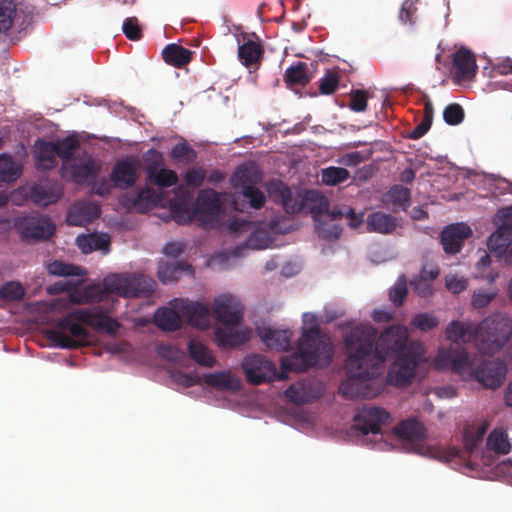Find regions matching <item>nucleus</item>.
<instances>
[{"instance_id":"f257e3e1","label":"nucleus","mask_w":512,"mask_h":512,"mask_svg":"<svg viewBox=\"0 0 512 512\" xmlns=\"http://www.w3.org/2000/svg\"><path fill=\"white\" fill-rule=\"evenodd\" d=\"M154 286L155 282L146 276L112 274L104 279L102 286L75 289L67 297L38 304L37 310L45 314L68 312L64 319L47 331V336L58 347L77 348L90 343V332L85 325L108 334H115L120 325L98 308L71 310V304L104 301L113 295L141 296L152 292Z\"/></svg>"},{"instance_id":"f03ea898","label":"nucleus","mask_w":512,"mask_h":512,"mask_svg":"<svg viewBox=\"0 0 512 512\" xmlns=\"http://www.w3.org/2000/svg\"><path fill=\"white\" fill-rule=\"evenodd\" d=\"M376 333L368 325L355 328L345 339L348 379L341 392L353 397H373L381 391L383 358L373 352Z\"/></svg>"},{"instance_id":"7ed1b4c3","label":"nucleus","mask_w":512,"mask_h":512,"mask_svg":"<svg viewBox=\"0 0 512 512\" xmlns=\"http://www.w3.org/2000/svg\"><path fill=\"white\" fill-rule=\"evenodd\" d=\"M434 364L439 370L449 369L463 378L475 379L484 387L491 389L501 386L507 373L504 362L479 360L458 345L439 349Z\"/></svg>"},{"instance_id":"20e7f679","label":"nucleus","mask_w":512,"mask_h":512,"mask_svg":"<svg viewBox=\"0 0 512 512\" xmlns=\"http://www.w3.org/2000/svg\"><path fill=\"white\" fill-rule=\"evenodd\" d=\"M268 192L271 197L275 200L281 201L284 209L288 213H295L302 210H309L316 221L319 222L317 229L319 234L324 238H337L340 234V230L336 225H331V230L326 228L320 221L322 219L335 220L338 217L345 216L348 220V224L352 228H357L361 222L362 217L356 215L350 208L343 210H333L327 212V201L325 197L316 191H307L303 195L299 196L300 202L293 200L291 191L281 182L273 181L268 186Z\"/></svg>"},{"instance_id":"39448f33","label":"nucleus","mask_w":512,"mask_h":512,"mask_svg":"<svg viewBox=\"0 0 512 512\" xmlns=\"http://www.w3.org/2000/svg\"><path fill=\"white\" fill-rule=\"evenodd\" d=\"M511 335V321L501 314L485 318L477 327L469 322L454 320L446 328V337L451 342L458 344L475 341L477 350L489 355L498 352Z\"/></svg>"},{"instance_id":"423d86ee","label":"nucleus","mask_w":512,"mask_h":512,"mask_svg":"<svg viewBox=\"0 0 512 512\" xmlns=\"http://www.w3.org/2000/svg\"><path fill=\"white\" fill-rule=\"evenodd\" d=\"M75 137H68L57 144L38 141L35 144L36 165L49 169L55 165L56 155L63 159L62 176L80 184H89L97 171V165L87 153L75 157Z\"/></svg>"},{"instance_id":"0eeeda50","label":"nucleus","mask_w":512,"mask_h":512,"mask_svg":"<svg viewBox=\"0 0 512 512\" xmlns=\"http://www.w3.org/2000/svg\"><path fill=\"white\" fill-rule=\"evenodd\" d=\"M396 353L395 360L386 373V384L397 387L410 385L417 367L424 362V349L420 342H409L405 326L386 327V351Z\"/></svg>"},{"instance_id":"6e6552de","label":"nucleus","mask_w":512,"mask_h":512,"mask_svg":"<svg viewBox=\"0 0 512 512\" xmlns=\"http://www.w3.org/2000/svg\"><path fill=\"white\" fill-rule=\"evenodd\" d=\"M333 352L331 338L319 331L316 315L307 312L302 316V336L296 351L282 358V367L305 370L312 366H325Z\"/></svg>"},{"instance_id":"1a4fd4ad","label":"nucleus","mask_w":512,"mask_h":512,"mask_svg":"<svg viewBox=\"0 0 512 512\" xmlns=\"http://www.w3.org/2000/svg\"><path fill=\"white\" fill-rule=\"evenodd\" d=\"M209 202L215 204L217 202L216 193L212 190H205L199 194L195 209L191 212L184 201L173 202L163 199L160 192L153 188L146 187L127 200V205L140 212H145L156 206H168L172 217L178 223H187L196 221L199 224H211L216 219L215 211L211 215H206ZM215 205L213 210H215Z\"/></svg>"},{"instance_id":"9d476101","label":"nucleus","mask_w":512,"mask_h":512,"mask_svg":"<svg viewBox=\"0 0 512 512\" xmlns=\"http://www.w3.org/2000/svg\"><path fill=\"white\" fill-rule=\"evenodd\" d=\"M217 202L215 203L216 221L211 224H202L203 226H227V229L233 234H241L249 231L250 234L246 240V246L250 249L261 250L271 247L274 242L273 229L251 224L239 220L231 215L232 211H244L246 204L234 200L230 205H226L227 195L220 196L216 194ZM214 204L209 202L206 215H211Z\"/></svg>"},{"instance_id":"9b49d317","label":"nucleus","mask_w":512,"mask_h":512,"mask_svg":"<svg viewBox=\"0 0 512 512\" xmlns=\"http://www.w3.org/2000/svg\"><path fill=\"white\" fill-rule=\"evenodd\" d=\"M216 317L215 339L219 346L231 347L245 342L250 331L241 324L242 308L231 295H221L214 301Z\"/></svg>"},{"instance_id":"f8f14e48","label":"nucleus","mask_w":512,"mask_h":512,"mask_svg":"<svg viewBox=\"0 0 512 512\" xmlns=\"http://www.w3.org/2000/svg\"><path fill=\"white\" fill-rule=\"evenodd\" d=\"M154 319L161 329L167 331L180 328L184 320L198 329H206L210 325L208 309L198 302L184 299L170 301L167 306L157 310Z\"/></svg>"},{"instance_id":"ddd939ff","label":"nucleus","mask_w":512,"mask_h":512,"mask_svg":"<svg viewBox=\"0 0 512 512\" xmlns=\"http://www.w3.org/2000/svg\"><path fill=\"white\" fill-rule=\"evenodd\" d=\"M393 432L398 438L413 444L414 450L418 454L446 462L462 457V451L455 446H425L423 443H419L426 437V428L416 419L401 421L393 428Z\"/></svg>"},{"instance_id":"4468645a","label":"nucleus","mask_w":512,"mask_h":512,"mask_svg":"<svg viewBox=\"0 0 512 512\" xmlns=\"http://www.w3.org/2000/svg\"><path fill=\"white\" fill-rule=\"evenodd\" d=\"M242 368L248 382L258 385L286 377L287 372L297 371L296 369H283L278 373L272 361L261 355H249L243 363Z\"/></svg>"},{"instance_id":"2eb2a0df","label":"nucleus","mask_w":512,"mask_h":512,"mask_svg":"<svg viewBox=\"0 0 512 512\" xmlns=\"http://www.w3.org/2000/svg\"><path fill=\"white\" fill-rule=\"evenodd\" d=\"M260 179V173L253 164L239 167L232 177L234 187L241 188L242 196L249 202V206L256 209L265 203L264 194L253 186Z\"/></svg>"},{"instance_id":"dca6fc26","label":"nucleus","mask_w":512,"mask_h":512,"mask_svg":"<svg viewBox=\"0 0 512 512\" xmlns=\"http://www.w3.org/2000/svg\"><path fill=\"white\" fill-rule=\"evenodd\" d=\"M172 377L177 384L183 387H190L195 384H205L219 390L234 391L239 389L241 385L240 379L230 371L207 374L203 378L196 375H187L182 373H174Z\"/></svg>"},{"instance_id":"f3484780","label":"nucleus","mask_w":512,"mask_h":512,"mask_svg":"<svg viewBox=\"0 0 512 512\" xmlns=\"http://www.w3.org/2000/svg\"><path fill=\"white\" fill-rule=\"evenodd\" d=\"M147 164L146 174L149 182L158 187H169L177 182L175 172L165 168H159L162 164V155L154 150L149 151L145 156Z\"/></svg>"},{"instance_id":"a211bd4d","label":"nucleus","mask_w":512,"mask_h":512,"mask_svg":"<svg viewBox=\"0 0 512 512\" xmlns=\"http://www.w3.org/2000/svg\"><path fill=\"white\" fill-rule=\"evenodd\" d=\"M14 226L25 238L45 239L54 232L53 224L45 217L19 218L14 221Z\"/></svg>"},{"instance_id":"6ab92c4d","label":"nucleus","mask_w":512,"mask_h":512,"mask_svg":"<svg viewBox=\"0 0 512 512\" xmlns=\"http://www.w3.org/2000/svg\"><path fill=\"white\" fill-rule=\"evenodd\" d=\"M472 236L471 228L465 223H455L446 226L442 232L440 241L447 254H457L463 246L464 240Z\"/></svg>"},{"instance_id":"aec40b11","label":"nucleus","mask_w":512,"mask_h":512,"mask_svg":"<svg viewBox=\"0 0 512 512\" xmlns=\"http://www.w3.org/2000/svg\"><path fill=\"white\" fill-rule=\"evenodd\" d=\"M382 420L383 412L381 409L366 407L356 414L354 418V426L365 436L371 434L374 437L382 439Z\"/></svg>"},{"instance_id":"412c9836","label":"nucleus","mask_w":512,"mask_h":512,"mask_svg":"<svg viewBox=\"0 0 512 512\" xmlns=\"http://www.w3.org/2000/svg\"><path fill=\"white\" fill-rule=\"evenodd\" d=\"M451 72L458 82L471 80L477 72L476 59L472 51L461 47L454 52Z\"/></svg>"},{"instance_id":"4be33fe9","label":"nucleus","mask_w":512,"mask_h":512,"mask_svg":"<svg viewBox=\"0 0 512 512\" xmlns=\"http://www.w3.org/2000/svg\"><path fill=\"white\" fill-rule=\"evenodd\" d=\"M60 197L57 189H45L41 186L23 187L11 195V201L20 205L24 200L30 198L34 203L42 206L54 203Z\"/></svg>"},{"instance_id":"5701e85b","label":"nucleus","mask_w":512,"mask_h":512,"mask_svg":"<svg viewBox=\"0 0 512 512\" xmlns=\"http://www.w3.org/2000/svg\"><path fill=\"white\" fill-rule=\"evenodd\" d=\"M261 341L270 349L285 350L290 344L292 332L288 329H280L262 324L257 327Z\"/></svg>"},{"instance_id":"b1692460","label":"nucleus","mask_w":512,"mask_h":512,"mask_svg":"<svg viewBox=\"0 0 512 512\" xmlns=\"http://www.w3.org/2000/svg\"><path fill=\"white\" fill-rule=\"evenodd\" d=\"M138 171L139 163L137 160H123L115 165L111 174V180L118 187L131 186L138 178Z\"/></svg>"},{"instance_id":"393cba45","label":"nucleus","mask_w":512,"mask_h":512,"mask_svg":"<svg viewBox=\"0 0 512 512\" xmlns=\"http://www.w3.org/2000/svg\"><path fill=\"white\" fill-rule=\"evenodd\" d=\"M412 202L411 190L400 184L392 185L386 191V209L392 212H406Z\"/></svg>"},{"instance_id":"a878e982","label":"nucleus","mask_w":512,"mask_h":512,"mask_svg":"<svg viewBox=\"0 0 512 512\" xmlns=\"http://www.w3.org/2000/svg\"><path fill=\"white\" fill-rule=\"evenodd\" d=\"M99 208L94 203L74 204L67 215V222L74 226H84L99 216Z\"/></svg>"},{"instance_id":"bb28decb","label":"nucleus","mask_w":512,"mask_h":512,"mask_svg":"<svg viewBox=\"0 0 512 512\" xmlns=\"http://www.w3.org/2000/svg\"><path fill=\"white\" fill-rule=\"evenodd\" d=\"M320 394V388L311 383H297L290 386L286 391L287 398L295 403L310 402L317 399Z\"/></svg>"},{"instance_id":"cd10ccee","label":"nucleus","mask_w":512,"mask_h":512,"mask_svg":"<svg viewBox=\"0 0 512 512\" xmlns=\"http://www.w3.org/2000/svg\"><path fill=\"white\" fill-rule=\"evenodd\" d=\"M76 242L79 249L85 254L95 250L107 252L110 245V238L107 234L94 233L79 236Z\"/></svg>"},{"instance_id":"c85d7f7f","label":"nucleus","mask_w":512,"mask_h":512,"mask_svg":"<svg viewBox=\"0 0 512 512\" xmlns=\"http://www.w3.org/2000/svg\"><path fill=\"white\" fill-rule=\"evenodd\" d=\"M512 242V233L506 227L499 225L497 230L490 235L487 246L491 252L502 255Z\"/></svg>"},{"instance_id":"c756f323","label":"nucleus","mask_w":512,"mask_h":512,"mask_svg":"<svg viewBox=\"0 0 512 512\" xmlns=\"http://www.w3.org/2000/svg\"><path fill=\"white\" fill-rule=\"evenodd\" d=\"M488 450L496 454L506 455L511 451V443L506 431L497 427L489 434L486 442Z\"/></svg>"},{"instance_id":"7c9ffc66","label":"nucleus","mask_w":512,"mask_h":512,"mask_svg":"<svg viewBox=\"0 0 512 512\" xmlns=\"http://www.w3.org/2000/svg\"><path fill=\"white\" fill-rule=\"evenodd\" d=\"M189 270V266L184 263L161 260L158 265V277L163 283L175 281L182 271Z\"/></svg>"},{"instance_id":"2f4dec72","label":"nucleus","mask_w":512,"mask_h":512,"mask_svg":"<svg viewBox=\"0 0 512 512\" xmlns=\"http://www.w3.org/2000/svg\"><path fill=\"white\" fill-rule=\"evenodd\" d=\"M191 53L189 50L178 46L169 45L163 50L164 60L174 66H182L190 61Z\"/></svg>"},{"instance_id":"473e14b6","label":"nucleus","mask_w":512,"mask_h":512,"mask_svg":"<svg viewBox=\"0 0 512 512\" xmlns=\"http://www.w3.org/2000/svg\"><path fill=\"white\" fill-rule=\"evenodd\" d=\"M408 281L405 275H401L394 285L389 289V300L394 307L399 308L404 305V302L408 296Z\"/></svg>"},{"instance_id":"72a5a7b5","label":"nucleus","mask_w":512,"mask_h":512,"mask_svg":"<svg viewBox=\"0 0 512 512\" xmlns=\"http://www.w3.org/2000/svg\"><path fill=\"white\" fill-rule=\"evenodd\" d=\"M189 354L198 364L210 367L214 364V358L205 345L197 340H191L188 346Z\"/></svg>"},{"instance_id":"f704fd0d","label":"nucleus","mask_w":512,"mask_h":512,"mask_svg":"<svg viewBox=\"0 0 512 512\" xmlns=\"http://www.w3.org/2000/svg\"><path fill=\"white\" fill-rule=\"evenodd\" d=\"M16 16V4L13 0H0V32H7Z\"/></svg>"},{"instance_id":"c9c22d12","label":"nucleus","mask_w":512,"mask_h":512,"mask_svg":"<svg viewBox=\"0 0 512 512\" xmlns=\"http://www.w3.org/2000/svg\"><path fill=\"white\" fill-rule=\"evenodd\" d=\"M21 173V167L14 163L13 160L6 155L0 156V181L10 182L16 180Z\"/></svg>"},{"instance_id":"e433bc0d","label":"nucleus","mask_w":512,"mask_h":512,"mask_svg":"<svg viewBox=\"0 0 512 512\" xmlns=\"http://www.w3.org/2000/svg\"><path fill=\"white\" fill-rule=\"evenodd\" d=\"M349 178V172L341 167H327L321 171V180L328 186H335Z\"/></svg>"},{"instance_id":"4c0bfd02","label":"nucleus","mask_w":512,"mask_h":512,"mask_svg":"<svg viewBox=\"0 0 512 512\" xmlns=\"http://www.w3.org/2000/svg\"><path fill=\"white\" fill-rule=\"evenodd\" d=\"M260 53V46L254 41H248L247 43L243 44L239 47L238 51L239 58L247 67L251 64H254L259 59Z\"/></svg>"},{"instance_id":"58836bf2","label":"nucleus","mask_w":512,"mask_h":512,"mask_svg":"<svg viewBox=\"0 0 512 512\" xmlns=\"http://www.w3.org/2000/svg\"><path fill=\"white\" fill-rule=\"evenodd\" d=\"M487 431V424H482L476 429L467 430L464 435V446L467 452L472 453L482 442Z\"/></svg>"},{"instance_id":"ea45409f","label":"nucleus","mask_w":512,"mask_h":512,"mask_svg":"<svg viewBox=\"0 0 512 512\" xmlns=\"http://www.w3.org/2000/svg\"><path fill=\"white\" fill-rule=\"evenodd\" d=\"M464 117V109L458 103H451L444 108L443 119L448 125H459L460 123L463 122Z\"/></svg>"},{"instance_id":"a19ab883","label":"nucleus","mask_w":512,"mask_h":512,"mask_svg":"<svg viewBox=\"0 0 512 512\" xmlns=\"http://www.w3.org/2000/svg\"><path fill=\"white\" fill-rule=\"evenodd\" d=\"M287 82L295 85H305L309 82L310 76L306 71V66L302 63L294 65L286 71Z\"/></svg>"},{"instance_id":"79ce46f5","label":"nucleus","mask_w":512,"mask_h":512,"mask_svg":"<svg viewBox=\"0 0 512 512\" xmlns=\"http://www.w3.org/2000/svg\"><path fill=\"white\" fill-rule=\"evenodd\" d=\"M438 324V318L428 313H418L413 317L411 321V325L413 327L418 328L423 332L432 330L433 328L437 327Z\"/></svg>"},{"instance_id":"37998d69","label":"nucleus","mask_w":512,"mask_h":512,"mask_svg":"<svg viewBox=\"0 0 512 512\" xmlns=\"http://www.w3.org/2000/svg\"><path fill=\"white\" fill-rule=\"evenodd\" d=\"M47 268L50 274L56 276H73L82 274V269L80 267L65 264L60 261L50 263Z\"/></svg>"},{"instance_id":"c03bdc74","label":"nucleus","mask_w":512,"mask_h":512,"mask_svg":"<svg viewBox=\"0 0 512 512\" xmlns=\"http://www.w3.org/2000/svg\"><path fill=\"white\" fill-rule=\"evenodd\" d=\"M338 84L339 74L336 71L329 70L320 80V93L324 95L332 94L337 89Z\"/></svg>"},{"instance_id":"a18cd8bd","label":"nucleus","mask_w":512,"mask_h":512,"mask_svg":"<svg viewBox=\"0 0 512 512\" xmlns=\"http://www.w3.org/2000/svg\"><path fill=\"white\" fill-rule=\"evenodd\" d=\"M1 296L6 300H19L24 296V288L19 282H8L1 288Z\"/></svg>"},{"instance_id":"49530a36","label":"nucleus","mask_w":512,"mask_h":512,"mask_svg":"<svg viewBox=\"0 0 512 512\" xmlns=\"http://www.w3.org/2000/svg\"><path fill=\"white\" fill-rule=\"evenodd\" d=\"M410 286L412 287L414 293L421 298L431 297L434 293L432 283L419 277L413 278L410 281Z\"/></svg>"},{"instance_id":"de8ad7c7","label":"nucleus","mask_w":512,"mask_h":512,"mask_svg":"<svg viewBox=\"0 0 512 512\" xmlns=\"http://www.w3.org/2000/svg\"><path fill=\"white\" fill-rule=\"evenodd\" d=\"M445 286L453 294H458L466 290L468 281L464 277H459L456 274H448L445 277Z\"/></svg>"},{"instance_id":"09e8293b","label":"nucleus","mask_w":512,"mask_h":512,"mask_svg":"<svg viewBox=\"0 0 512 512\" xmlns=\"http://www.w3.org/2000/svg\"><path fill=\"white\" fill-rule=\"evenodd\" d=\"M417 7L412 0H406L402 3L399 17L403 23L413 24L415 22V14Z\"/></svg>"},{"instance_id":"8fccbe9b","label":"nucleus","mask_w":512,"mask_h":512,"mask_svg":"<svg viewBox=\"0 0 512 512\" xmlns=\"http://www.w3.org/2000/svg\"><path fill=\"white\" fill-rule=\"evenodd\" d=\"M495 296V292H487L485 290L479 289L473 294L472 305L474 308H484L491 303Z\"/></svg>"},{"instance_id":"3c124183","label":"nucleus","mask_w":512,"mask_h":512,"mask_svg":"<svg viewBox=\"0 0 512 512\" xmlns=\"http://www.w3.org/2000/svg\"><path fill=\"white\" fill-rule=\"evenodd\" d=\"M171 155L175 159L184 161H189L194 158V152L184 142L175 145L172 149Z\"/></svg>"},{"instance_id":"603ef678","label":"nucleus","mask_w":512,"mask_h":512,"mask_svg":"<svg viewBox=\"0 0 512 512\" xmlns=\"http://www.w3.org/2000/svg\"><path fill=\"white\" fill-rule=\"evenodd\" d=\"M123 32L131 40L139 39L140 28L136 18H128L123 23Z\"/></svg>"},{"instance_id":"864d4df0","label":"nucleus","mask_w":512,"mask_h":512,"mask_svg":"<svg viewBox=\"0 0 512 512\" xmlns=\"http://www.w3.org/2000/svg\"><path fill=\"white\" fill-rule=\"evenodd\" d=\"M367 228L373 232H384V215L381 212L373 213L367 220Z\"/></svg>"},{"instance_id":"5fc2aeb1","label":"nucleus","mask_w":512,"mask_h":512,"mask_svg":"<svg viewBox=\"0 0 512 512\" xmlns=\"http://www.w3.org/2000/svg\"><path fill=\"white\" fill-rule=\"evenodd\" d=\"M350 108L354 111L360 112L366 108V96L363 92L355 91L351 94L349 104Z\"/></svg>"},{"instance_id":"6e6d98bb","label":"nucleus","mask_w":512,"mask_h":512,"mask_svg":"<svg viewBox=\"0 0 512 512\" xmlns=\"http://www.w3.org/2000/svg\"><path fill=\"white\" fill-rule=\"evenodd\" d=\"M431 125L432 123H430L429 118L422 119V121L408 134V138L413 140L421 138L428 132Z\"/></svg>"},{"instance_id":"4d7b16f0","label":"nucleus","mask_w":512,"mask_h":512,"mask_svg":"<svg viewBox=\"0 0 512 512\" xmlns=\"http://www.w3.org/2000/svg\"><path fill=\"white\" fill-rule=\"evenodd\" d=\"M161 355L173 362H178L181 360V358L184 356L183 351L179 350L178 348L174 346H165L161 348L160 351Z\"/></svg>"},{"instance_id":"13d9d810","label":"nucleus","mask_w":512,"mask_h":512,"mask_svg":"<svg viewBox=\"0 0 512 512\" xmlns=\"http://www.w3.org/2000/svg\"><path fill=\"white\" fill-rule=\"evenodd\" d=\"M205 177V173L202 169L194 168L187 172L186 182L191 186H199Z\"/></svg>"},{"instance_id":"bf43d9fd","label":"nucleus","mask_w":512,"mask_h":512,"mask_svg":"<svg viewBox=\"0 0 512 512\" xmlns=\"http://www.w3.org/2000/svg\"><path fill=\"white\" fill-rule=\"evenodd\" d=\"M497 217L501 220V225L506 227L512 233V205L503 208L497 212Z\"/></svg>"},{"instance_id":"052dcab7","label":"nucleus","mask_w":512,"mask_h":512,"mask_svg":"<svg viewBox=\"0 0 512 512\" xmlns=\"http://www.w3.org/2000/svg\"><path fill=\"white\" fill-rule=\"evenodd\" d=\"M363 160V156L359 152H352L340 157L337 162L346 166H356Z\"/></svg>"},{"instance_id":"680f3d73","label":"nucleus","mask_w":512,"mask_h":512,"mask_svg":"<svg viewBox=\"0 0 512 512\" xmlns=\"http://www.w3.org/2000/svg\"><path fill=\"white\" fill-rule=\"evenodd\" d=\"M439 268L437 266H431L427 268L426 266L422 267L420 273L417 277L424 279L430 283H432L439 276Z\"/></svg>"},{"instance_id":"e2e57ef3","label":"nucleus","mask_w":512,"mask_h":512,"mask_svg":"<svg viewBox=\"0 0 512 512\" xmlns=\"http://www.w3.org/2000/svg\"><path fill=\"white\" fill-rule=\"evenodd\" d=\"M404 219L386 214V234L393 233L397 228H402Z\"/></svg>"},{"instance_id":"0e129e2a","label":"nucleus","mask_w":512,"mask_h":512,"mask_svg":"<svg viewBox=\"0 0 512 512\" xmlns=\"http://www.w3.org/2000/svg\"><path fill=\"white\" fill-rule=\"evenodd\" d=\"M183 252V244L180 242H169L164 247V254L169 258H176Z\"/></svg>"},{"instance_id":"69168bd1","label":"nucleus","mask_w":512,"mask_h":512,"mask_svg":"<svg viewBox=\"0 0 512 512\" xmlns=\"http://www.w3.org/2000/svg\"><path fill=\"white\" fill-rule=\"evenodd\" d=\"M493 70L500 75L512 74V59L507 57L496 63Z\"/></svg>"},{"instance_id":"338daca9","label":"nucleus","mask_w":512,"mask_h":512,"mask_svg":"<svg viewBox=\"0 0 512 512\" xmlns=\"http://www.w3.org/2000/svg\"><path fill=\"white\" fill-rule=\"evenodd\" d=\"M416 173L412 168H406L400 172L398 180L404 184H411L415 179Z\"/></svg>"},{"instance_id":"774afa93","label":"nucleus","mask_w":512,"mask_h":512,"mask_svg":"<svg viewBox=\"0 0 512 512\" xmlns=\"http://www.w3.org/2000/svg\"><path fill=\"white\" fill-rule=\"evenodd\" d=\"M410 217L414 221H420V220H426L428 219L429 215L426 210L423 209L421 206L413 207L410 211Z\"/></svg>"}]
</instances>
